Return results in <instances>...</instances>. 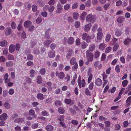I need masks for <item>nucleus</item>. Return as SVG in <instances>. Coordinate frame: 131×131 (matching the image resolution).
<instances>
[{
	"mask_svg": "<svg viewBox=\"0 0 131 131\" xmlns=\"http://www.w3.org/2000/svg\"><path fill=\"white\" fill-rule=\"evenodd\" d=\"M86 55L87 59L90 61H92L93 60V53L89 52V50H88L86 52Z\"/></svg>",
	"mask_w": 131,
	"mask_h": 131,
	"instance_id": "f257e3e1",
	"label": "nucleus"
},
{
	"mask_svg": "<svg viewBox=\"0 0 131 131\" xmlns=\"http://www.w3.org/2000/svg\"><path fill=\"white\" fill-rule=\"evenodd\" d=\"M82 39L83 40H85L88 43L90 42L91 40V38L90 36L89 35L87 36V34L84 33L82 35Z\"/></svg>",
	"mask_w": 131,
	"mask_h": 131,
	"instance_id": "f03ea898",
	"label": "nucleus"
},
{
	"mask_svg": "<svg viewBox=\"0 0 131 131\" xmlns=\"http://www.w3.org/2000/svg\"><path fill=\"white\" fill-rule=\"evenodd\" d=\"M86 21L88 22H90L92 23H94L95 20V17L91 14H89L87 16Z\"/></svg>",
	"mask_w": 131,
	"mask_h": 131,
	"instance_id": "7ed1b4c3",
	"label": "nucleus"
},
{
	"mask_svg": "<svg viewBox=\"0 0 131 131\" xmlns=\"http://www.w3.org/2000/svg\"><path fill=\"white\" fill-rule=\"evenodd\" d=\"M56 75L58 77L59 79L63 80L65 76V75L64 73L63 72L61 71L60 72L57 71L55 73Z\"/></svg>",
	"mask_w": 131,
	"mask_h": 131,
	"instance_id": "20e7f679",
	"label": "nucleus"
},
{
	"mask_svg": "<svg viewBox=\"0 0 131 131\" xmlns=\"http://www.w3.org/2000/svg\"><path fill=\"white\" fill-rule=\"evenodd\" d=\"M78 83L79 88H81L82 87H84L85 85V80L84 79H82L81 81L80 79L78 80Z\"/></svg>",
	"mask_w": 131,
	"mask_h": 131,
	"instance_id": "39448f33",
	"label": "nucleus"
},
{
	"mask_svg": "<svg viewBox=\"0 0 131 131\" xmlns=\"http://www.w3.org/2000/svg\"><path fill=\"white\" fill-rule=\"evenodd\" d=\"M68 53L66 55V58L67 59H69L74 54V52L73 50L71 49L69 50L68 51Z\"/></svg>",
	"mask_w": 131,
	"mask_h": 131,
	"instance_id": "423d86ee",
	"label": "nucleus"
},
{
	"mask_svg": "<svg viewBox=\"0 0 131 131\" xmlns=\"http://www.w3.org/2000/svg\"><path fill=\"white\" fill-rule=\"evenodd\" d=\"M95 82L96 86H99L102 84V81L100 78H97L95 80Z\"/></svg>",
	"mask_w": 131,
	"mask_h": 131,
	"instance_id": "0eeeda50",
	"label": "nucleus"
},
{
	"mask_svg": "<svg viewBox=\"0 0 131 131\" xmlns=\"http://www.w3.org/2000/svg\"><path fill=\"white\" fill-rule=\"evenodd\" d=\"M62 6L60 4H58L57 5V9L56 11L57 13H59L62 10Z\"/></svg>",
	"mask_w": 131,
	"mask_h": 131,
	"instance_id": "6e6552de",
	"label": "nucleus"
},
{
	"mask_svg": "<svg viewBox=\"0 0 131 131\" xmlns=\"http://www.w3.org/2000/svg\"><path fill=\"white\" fill-rule=\"evenodd\" d=\"M12 32V30L10 27H7L5 30V33L6 36L10 35Z\"/></svg>",
	"mask_w": 131,
	"mask_h": 131,
	"instance_id": "1a4fd4ad",
	"label": "nucleus"
},
{
	"mask_svg": "<svg viewBox=\"0 0 131 131\" xmlns=\"http://www.w3.org/2000/svg\"><path fill=\"white\" fill-rule=\"evenodd\" d=\"M15 48V46L13 44H11L9 46V51L10 53H12L14 51Z\"/></svg>",
	"mask_w": 131,
	"mask_h": 131,
	"instance_id": "9d476101",
	"label": "nucleus"
},
{
	"mask_svg": "<svg viewBox=\"0 0 131 131\" xmlns=\"http://www.w3.org/2000/svg\"><path fill=\"white\" fill-rule=\"evenodd\" d=\"M7 114L6 113H3L0 116V119L1 120L5 121L7 118Z\"/></svg>",
	"mask_w": 131,
	"mask_h": 131,
	"instance_id": "9b49d317",
	"label": "nucleus"
},
{
	"mask_svg": "<svg viewBox=\"0 0 131 131\" xmlns=\"http://www.w3.org/2000/svg\"><path fill=\"white\" fill-rule=\"evenodd\" d=\"M45 128L47 131H52L54 127L51 125H48L46 126Z\"/></svg>",
	"mask_w": 131,
	"mask_h": 131,
	"instance_id": "f8f14e48",
	"label": "nucleus"
},
{
	"mask_svg": "<svg viewBox=\"0 0 131 131\" xmlns=\"http://www.w3.org/2000/svg\"><path fill=\"white\" fill-rule=\"evenodd\" d=\"M131 41V39L130 38L127 37V38L125 39L123 42L125 45H127L129 44Z\"/></svg>",
	"mask_w": 131,
	"mask_h": 131,
	"instance_id": "ddd939ff",
	"label": "nucleus"
},
{
	"mask_svg": "<svg viewBox=\"0 0 131 131\" xmlns=\"http://www.w3.org/2000/svg\"><path fill=\"white\" fill-rule=\"evenodd\" d=\"M48 56L50 58H53L55 57V52L54 51H50L49 52Z\"/></svg>",
	"mask_w": 131,
	"mask_h": 131,
	"instance_id": "4468645a",
	"label": "nucleus"
},
{
	"mask_svg": "<svg viewBox=\"0 0 131 131\" xmlns=\"http://www.w3.org/2000/svg\"><path fill=\"white\" fill-rule=\"evenodd\" d=\"M103 35V34L102 32H98L97 35V38L99 41L101 40Z\"/></svg>",
	"mask_w": 131,
	"mask_h": 131,
	"instance_id": "2eb2a0df",
	"label": "nucleus"
},
{
	"mask_svg": "<svg viewBox=\"0 0 131 131\" xmlns=\"http://www.w3.org/2000/svg\"><path fill=\"white\" fill-rule=\"evenodd\" d=\"M76 59L75 57L72 58L70 60V64L71 65H73L77 63L76 62Z\"/></svg>",
	"mask_w": 131,
	"mask_h": 131,
	"instance_id": "dca6fc26",
	"label": "nucleus"
},
{
	"mask_svg": "<svg viewBox=\"0 0 131 131\" xmlns=\"http://www.w3.org/2000/svg\"><path fill=\"white\" fill-rule=\"evenodd\" d=\"M4 107L6 109H9L11 108V105L7 102H5L3 104Z\"/></svg>",
	"mask_w": 131,
	"mask_h": 131,
	"instance_id": "f3484780",
	"label": "nucleus"
},
{
	"mask_svg": "<svg viewBox=\"0 0 131 131\" xmlns=\"http://www.w3.org/2000/svg\"><path fill=\"white\" fill-rule=\"evenodd\" d=\"M91 27V23H90L86 24L85 26L84 29L85 31H88L90 29Z\"/></svg>",
	"mask_w": 131,
	"mask_h": 131,
	"instance_id": "a211bd4d",
	"label": "nucleus"
},
{
	"mask_svg": "<svg viewBox=\"0 0 131 131\" xmlns=\"http://www.w3.org/2000/svg\"><path fill=\"white\" fill-rule=\"evenodd\" d=\"M105 45L104 43H102L100 44L99 45V48L101 51L103 50L105 47Z\"/></svg>",
	"mask_w": 131,
	"mask_h": 131,
	"instance_id": "6ab92c4d",
	"label": "nucleus"
},
{
	"mask_svg": "<svg viewBox=\"0 0 131 131\" xmlns=\"http://www.w3.org/2000/svg\"><path fill=\"white\" fill-rule=\"evenodd\" d=\"M95 44H90L89 46V52L93 51L95 49Z\"/></svg>",
	"mask_w": 131,
	"mask_h": 131,
	"instance_id": "aec40b11",
	"label": "nucleus"
},
{
	"mask_svg": "<svg viewBox=\"0 0 131 131\" xmlns=\"http://www.w3.org/2000/svg\"><path fill=\"white\" fill-rule=\"evenodd\" d=\"M31 24V22L29 20L25 21L24 23V26L25 27H28Z\"/></svg>",
	"mask_w": 131,
	"mask_h": 131,
	"instance_id": "412c9836",
	"label": "nucleus"
},
{
	"mask_svg": "<svg viewBox=\"0 0 131 131\" xmlns=\"http://www.w3.org/2000/svg\"><path fill=\"white\" fill-rule=\"evenodd\" d=\"M124 18L122 16L119 17L117 19V22L119 23H122L124 21Z\"/></svg>",
	"mask_w": 131,
	"mask_h": 131,
	"instance_id": "4be33fe9",
	"label": "nucleus"
},
{
	"mask_svg": "<svg viewBox=\"0 0 131 131\" xmlns=\"http://www.w3.org/2000/svg\"><path fill=\"white\" fill-rule=\"evenodd\" d=\"M58 120L60 122H64V116L63 115H60L58 117Z\"/></svg>",
	"mask_w": 131,
	"mask_h": 131,
	"instance_id": "5701e85b",
	"label": "nucleus"
},
{
	"mask_svg": "<svg viewBox=\"0 0 131 131\" xmlns=\"http://www.w3.org/2000/svg\"><path fill=\"white\" fill-rule=\"evenodd\" d=\"M24 121V118H17L14 120V122L16 123H21Z\"/></svg>",
	"mask_w": 131,
	"mask_h": 131,
	"instance_id": "b1692460",
	"label": "nucleus"
},
{
	"mask_svg": "<svg viewBox=\"0 0 131 131\" xmlns=\"http://www.w3.org/2000/svg\"><path fill=\"white\" fill-rule=\"evenodd\" d=\"M122 34V31L119 29H118L115 32V35L117 37L121 36Z\"/></svg>",
	"mask_w": 131,
	"mask_h": 131,
	"instance_id": "393cba45",
	"label": "nucleus"
},
{
	"mask_svg": "<svg viewBox=\"0 0 131 131\" xmlns=\"http://www.w3.org/2000/svg\"><path fill=\"white\" fill-rule=\"evenodd\" d=\"M74 40V38L73 37H70L68 40V43L69 44H71L73 43Z\"/></svg>",
	"mask_w": 131,
	"mask_h": 131,
	"instance_id": "a878e982",
	"label": "nucleus"
},
{
	"mask_svg": "<svg viewBox=\"0 0 131 131\" xmlns=\"http://www.w3.org/2000/svg\"><path fill=\"white\" fill-rule=\"evenodd\" d=\"M37 98L40 100H42L44 99L43 94L41 93H38L37 94Z\"/></svg>",
	"mask_w": 131,
	"mask_h": 131,
	"instance_id": "bb28decb",
	"label": "nucleus"
},
{
	"mask_svg": "<svg viewBox=\"0 0 131 131\" xmlns=\"http://www.w3.org/2000/svg\"><path fill=\"white\" fill-rule=\"evenodd\" d=\"M42 79L41 76H38L37 79V82L38 84H40L42 83Z\"/></svg>",
	"mask_w": 131,
	"mask_h": 131,
	"instance_id": "cd10ccee",
	"label": "nucleus"
},
{
	"mask_svg": "<svg viewBox=\"0 0 131 131\" xmlns=\"http://www.w3.org/2000/svg\"><path fill=\"white\" fill-rule=\"evenodd\" d=\"M58 110L59 112L61 114H63L65 111L64 109L62 107H59L58 109Z\"/></svg>",
	"mask_w": 131,
	"mask_h": 131,
	"instance_id": "c85d7f7f",
	"label": "nucleus"
},
{
	"mask_svg": "<svg viewBox=\"0 0 131 131\" xmlns=\"http://www.w3.org/2000/svg\"><path fill=\"white\" fill-rule=\"evenodd\" d=\"M52 40H47L44 42V45L46 46H48L51 42Z\"/></svg>",
	"mask_w": 131,
	"mask_h": 131,
	"instance_id": "c756f323",
	"label": "nucleus"
},
{
	"mask_svg": "<svg viewBox=\"0 0 131 131\" xmlns=\"http://www.w3.org/2000/svg\"><path fill=\"white\" fill-rule=\"evenodd\" d=\"M13 64V63L12 61H9L7 62L6 64V66L8 67H12Z\"/></svg>",
	"mask_w": 131,
	"mask_h": 131,
	"instance_id": "7c9ffc66",
	"label": "nucleus"
},
{
	"mask_svg": "<svg viewBox=\"0 0 131 131\" xmlns=\"http://www.w3.org/2000/svg\"><path fill=\"white\" fill-rule=\"evenodd\" d=\"M39 72L41 75H44L46 72L45 69V68L41 69L40 70Z\"/></svg>",
	"mask_w": 131,
	"mask_h": 131,
	"instance_id": "2f4dec72",
	"label": "nucleus"
},
{
	"mask_svg": "<svg viewBox=\"0 0 131 131\" xmlns=\"http://www.w3.org/2000/svg\"><path fill=\"white\" fill-rule=\"evenodd\" d=\"M30 77L31 78H33L34 77V74L35 73V71L33 69L30 70L29 72Z\"/></svg>",
	"mask_w": 131,
	"mask_h": 131,
	"instance_id": "473e14b6",
	"label": "nucleus"
},
{
	"mask_svg": "<svg viewBox=\"0 0 131 131\" xmlns=\"http://www.w3.org/2000/svg\"><path fill=\"white\" fill-rule=\"evenodd\" d=\"M87 14L86 13L84 12H83L81 14V15L80 18L82 20H83L84 19V18L87 15Z\"/></svg>",
	"mask_w": 131,
	"mask_h": 131,
	"instance_id": "72a5a7b5",
	"label": "nucleus"
},
{
	"mask_svg": "<svg viewBox=\"0 0 131 131\" xmlns=\"http://www.w3.org/2000/svg\"><path fill=\"white\" fill-rule=\"evenodd\" d=\"M73 18L75 19H77L79 17V14L76 12L73 13Z\"/></svg>",
	"mask_w": 131,
	"mask_h": 131,
	"instance_id": "f704fd0d",
	"label": "nucleus"
},
{
	"mask_svg": "<svg viewBox=\"0 0 131 131\" xmlns=\"http://www.w3.org/2000/svg\"><path fill=\"white\" fill-rule=\"evenodd\" d=\"M100 52L96 50L94 51V57L95 58H97L100 56Z\"/></svg>",
	"mask_w": 131,
	"mask_h": 131,
	"instance_id": "c9c22d12",
	"label": "nucleus"
},
{
	"mask_svg": "<svg viewBox=\"0 0 131 131\" xmlns=\"http://www.w3.org/2000/svg\"><path fill=\"white\" fill-rule=\"evenodd\" d=\"M81 46L82 49H84L88 46V44L85 42H84L82 43Z\"/></svg>",
	"mask_w": 131,
	"mask_h": 131,
	"instance_id": "e433bc0d",
	"label": "nucleus"
},
{
	"mask_svg": "<svg viewBox=\"0 0 131 131\" xmlns=\"http://www.w3.org/2000/svg\"><path fill=\"white\" fill-rule=\"evenodd\" d=\"M128 81L127 80H125L122 81V84L123 87L126 86L128 84Z\"/></svg>",
	"mask_w": 131,
	"mask_h": 131,
	"instance_id": "4c0bfd02",
	"label": "nucleus"
},
{
	"mask_svg": "<svg viewBox=\"0 0 131 131\" xmlns=\"http://www.w3.org/2000/svg\"><path fill=\"white\" fill-rule=\"evenodd\" d=\"M111 37V35L110 34H107L106 37V41L107 42L109 41Z\"/></svg>",
	"mask_w": 131,
	"mask_h": 131,
	"instance_id": "58836bf2",
	"label": "nucleus"
},
{
	"mask_svg": "<svg viewBox=\"0 0 131 131\" xmlns=\"http://www.w3.org/2000/svg\"><path fill=\"white\" fill-rule=\"evenodd\" d=\"M118 43H116L114 45L113 50L114 51H116L118 49Z\"/></svg>",
	"mask_w": 131,
	"mask_h": 131,
	"instance_id": "ea45409f",
	"label": "nucleus"
},
{
	"mask_svg": "<svg viewBox=\"0 0 131 131\" xmlns=\"http://www.w3.org/2000/svg\"><path fill=\"white\" fill-rule=\"evenodd\" d=\"M7 43V42L6 40H4L0 42V46L2 47H4L5 44Z\"/></svg>",
	"mask_w": 131,
	"mask_h": 131,
	"instance_id": "a19ab883",
	"label": "nucleus"
},
{
	"mask_svg": "<svg viewBox=\"0 0 131 131\" xmlns=\"http://www.w3.org/2000/svg\"><path fill=\"white\" fill-rule=\"evenodd\" d=\"M115 70L116 72L117 73L120 72V70L119 66V65H117L115 67Z\"/></svg>",
	"mask_w": 131,
	"mask_h": 131,
	"instance_id": "79ce46f5",
	"label": "nucleus"
},
{
	"mask_svg": "<svg viewBox=\"0 0 131 131\" xmlns=\"http://www.w3.org/2000/svg\"><path fill=\"white\" fill-rule=\"evenodd\" d=\"M8 90H5L3 91V97H5L8 94Z\"/></svg>",
	"mask_w": 131,
	"mask_h": 131,
	"instance_id": "37998d69",
	"label": "nucleus"
},
{
	"mask_svg": "<svg viewBox=\"0 0 131 131\" xmlns=\"http://www.w3.org/2000/svg\"><path fill=\"white\" fill-rule=\"evenodd\" d=\"M99 119L100 121H105L107 120V118L103 116H100L99 117Z\"/></svg>",
	"mask_w": 131,
	"mask_h": 131,
	"instance_id": "c03bdc74",
	"label": "nucleus"
},
{
	"mask_svg": "<svg viewBox=\"0 0 131 131\" xmlns=\"http://www.w3.org/2000/svg\"><path fill=\"white\" fill-rule=\"evenodd\" d=\"M70 113L73 115H75L76 113V112L74 109L72 108H70L69 109Z\"/></svg>",
	"mask_w": 131,
	"mask_h": 131,
	"instance_id": "a18cd8bd",
	"label": "nucleus"
},
{
	"mask_svg": "<svg viewBox=\"0 0 131 131\" xmlns=\"http://www.w3.org/2000/svg\"><path fill=\"white\" fill-rule=\"evenodd\" d=\"M15 92L14 90L12 88L10 89L8 92L9 94L10 95H12Z\"/></svg>",
	"mask_w": 131,
	"mask_h": 131,
	"instance_id": "49530a36",
	"label": "nucleus"
},
{
	"mask_svg": "<svg viewBox=\"0 0 131 131\" xmlns=\"http://www.w3.org/2000/svg\"><path fill=\"white\" fill-rule=\"evenodd\" d=\"M93 77V75L92 74H91L89 76L88 80V83H90Z\"/></svg>",
	"mask_w": 131,
	"mask_h": 131,
	"instance_id": "de8ad7c7",
	"label": "nucleus"
},
{
	"mask_svg": "<svg viewBox=\"0 0 131 131\" xmlns=\"http://www.w3.org/2000/svg\"><path fill=\"white\" fill-rule=\"evenodd\" d=\"M111 50L112 48L110 47H108L106 49L105 52L107 53H108L111 51Z\"/></svg>",
	"mask_w": 131,
	"mask_h": 131,
	"instance_id": "09e8293b",
	"label": "nucleus"
},
{
	"mask_svg": "<svg viewBox=\"0 0 131 131\" xmlns=\"http://www.w3.org/2000/svg\"><path fill=\"white\" fill-rule=\"evenodd\" d=\"M64 102L66 104H69L71 103V99H66L64 100Z\"/></svg>",
	"mask_w": 131,
	"mask_h": 131,
	"instance_id": "8fccbe9b",
	"label": "nucleus"
},
{
	"mask_svg": "<svg viewBox=\"0 0 131 131\" xmlns=\"http://www.w3.org/2000/svg\"><path fill=\"white\" fill-rule=\"evenodd\" d=\"M33 59V56L31 54H29L27 56V59L28 60H31Z\"/></svg>",
	"mask_w": 131,
	"mask_h": 131,
	"instance_id": "3c124183",
	"label": "nucleus"
},
{
	"mask_svg": "<svg viewBox=\"0 0 131 131\" xmlns=\"http://www.w3.org/2000/svg\"><path fill=\"white\" fill-rule=\"evenodd\" d=\"M80 25V22L79 21H77L74 24V25L75 27L76 28H79Z\"/></svg>",
	"mask_w": 131,
	"mask_h": 131,
	"instance_id": "603ef678",
	"label": "nucleus"
},
{
	"mask_svg": "<svg viewBox=\"0 0 131 131\" xmlns=\"http://www.w3.org/2000/svg\"><path fill=\"white\" fill-rule=\"evenodd\" d=\"M122 2L120 0L118 1L116 3V5L117 6H121L122 4Z\"/></svg>",
	"mask_w": 131,
	"mask_h": 131,
	"instance_id": "864d4df0",
	"label": "nucleus"
},
{
	"mask_svg": "<svg viewBox=\"0 0 131 131\" xmlns=\"http://www.w3.org/2000/svg\"><path fill=\"white\" fill-rule=\"evenodd\" d=\"M12 28L13 29H15L16 28V25L15 22L14 21H13L11 25Z\"/></svg>",
	"mask_w": 131,
	"mask_h": 131,
	"instance_id": "5fc2aeb1",
	"label": "nucleus"
},
{
	"mask_svg": "<svg viewBox=\"0 0 131 131\" xmlns=\"http://www.w3.org/2000/svg\"><path fill=\"white\" fill-rule=\"evenodd\" d=\"M38 126V124L37 123H35L32 124L31 126V128L32 129L37 128Z\"/></svg>",
	"mask_w": 131,
	"mask_h": 131,
	"instance_id": "6e6d98bb",
	"label": "nucleus"
},
{
	"mask_svg": "<svg viewBox=\"0 0 131 131\" xmlns=\"http://www.w3.org/2000/svg\"><path fill=\"white\" fill-rule=\"evenodd\" d=\"M94 83L93 82H91L89 86V88L90 90H92L93 88L94 87Z\"/></svg>",
	"mask_w": 131,
	"mask_h": 131,
	"instance_id": "4d7b16f0",
	"label": "nucleus"
},
{
	"mask_svg": "<svg viewBox=\"0 0 131 131\" xmlns=\"http://www.w3.org/2000/svg\"><path fill=\"white\" fill-rule=\"evenodd\" d=\"M74 65L72 67V70L73 71L77 70L78 68V64L77 63H76V64Z\"/></svg>",
	"mask_w": 131,
	"mask_h": 131,
	"instance_id": "13d9d810",
	"label": "nucleus"
},
{
	"mask_svg": "<svg viewBox=\"0 0 131 131\" xmlns=\"http://www.w3.org/2000/svg\"><path fill=\"white\" fill-rule=\"evenodd\" d=\"M8 59L9 60H13L14 59V56L12 55H8L7 57Z\"/></svg>",
	"mask_w": 131,
	"mask_h": 131,
	"instance_id": "bf43d9fd",
	"label": "nucleus"
},
{
	"mask_svg": "<svg viewBox=\"0 0 131 131\" xmlns=\"http://www.w3.org/2000/svg\"><path fill=\"white\" fill-rule=\"evenodd\" d=\"M110 4L109 3H107L105 4L103 6V8L105 10H107L108 7L110 6Z\"/></svg>",
	"mask_w": 131,
	"mask_h": 131,
	"instance_id": "052dcab7",
	"label": "nucleus"
},
{
	"mask_svg": "<svg viewBox=\"0 0 131 131\" xmlns=\"http://www.w3.org/2000/svg\"><path fill=\"white\" fill-rule=\"evenodd\" d=\"M55 3L56 2L54 0H50L48 2V4L51 6L54 5Z\"/></svg>",
	"mask_w": 131,
	"mask_h": 131,
	"instance_id": "680f3d73",
	"label": "nucleus"
},
{
	"mask_svg": "<svg viewBox=\"0 0 131 131\" xmlns=\"http://www.w3.org/2000/svg\"><path fill=\"white\" fill-rule=\"evenodd\" d=\"M37 3L39 4V5L41 6H42L44 5L43 1L41 0H38L37 1Z\"/></svg>",
	"mask_w": 131,
	"mask_h": 131,
	"instance_id": "e2e57ef3",
	"label": "nucleus"
},
{
	"mask_svg": "<svg viewBox=\"0 0 131 131\" xmlns=\"http://www.w3.org/2000/svg\"><path fill=\"white\" fill-rule=\"evenodd\" d=\"M85 94L87 95H90V92L88 88H86L85 90Z\"/></svg>",
	"mask_w": 131,
	"mask_h": 131,
	"instance_id": "0e129e2a",
	"label": "nucleus"
},
{
	"mask_svg": "<svg viewBox=\"0 0 131 131\" xmlns=\"http://www.w3.org/2000/svg\"><path fill=\"white\" fill-rule=\"evenodd\" d=\"M15 47V49H16V50L17 51H19L20 47V44L19 43H17L16 44Z\"/></svg>",
	"mask_w": 131,
	"mask_h": 131,
	"instance_id": "69168bd1",
	"label": "nucleus"
},
{
	"mask_svg": "<svg viewBox=\"0 0 131 131\" xmlns=\"http://www.w3.org/2000/svg\"><path fill=\"white\" fill-rule=\"evenodd\" d=\"M54 103L55 105L56 106L60 105L61 104V102L59 101H56Z\"/></svg>",
	"mask_w": 131,
	"mask_h": 131,
	"instance_id": "338daca9",
	"label": "nucleus"
},
{
	"mask_svg": "<svg viewBox=\"0 0 131 131\" xmlns=\"http://www.w3.org/2000/svg\"><path fill=\"white\" fill-rule=\"evenodd\" d=\"M54 6H51L50 7H49L48 8L49 11L50 12H52L54 10Z\"/></svg>",
	"mask_w": 131,
	"mask_h": 131,
	"instance_id": "774afa93",
	"label": "nucleus"
}]
</instances>
